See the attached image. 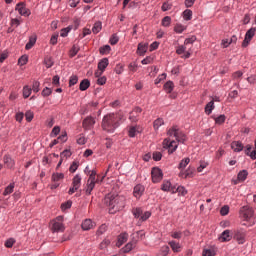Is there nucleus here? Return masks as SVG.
I'll list each match as a JSON object with an SVG mask.
<instances>
[{
    "mask_svg": "<svg viewBox=\"0 0 256 256\" xmlns=\"http://www.w3.org/2000/svg\"><path fill=\"white\" fill-rule=\"evenodd\" d=\"M167 135L169 137H175V140H171V138H166L163 141V148L168 149V153H175L177 151V147H179V143H185L187 141V135L179 129L178 126H172L168 132Z\"/></svg>",
    "mask_w": 256,
    "mask_h": 256,
    "instance_id": "f257e3e1",
    "label": "nucleus"
},
{
    "mask_svg": "<svg viewBox=\"0 0 256 256\" xmlns=\"http://www.w3.org/2000/svg\"><path fill=\"white\" fill-rule=\"evenodd\" d=\"M104 205L108 207V211L111 215L121 211L125 207V197L117 194H107L104 198Z\"/></svg>",
    "mask_w": 256,
    "mask_h": 256,
    "instance_id": "f03ea898",
    "label": "nucleus"
},
{
    "mask_svg": "<svg viewBox=\"0 0 256 256\" xmlns=\"http://www.w3.org/2000/svg\"><path fill=\"white\" fill-rule=\"evenodd\" d=\"M123 119L122 113H110L103 117L102 129L107 133H115V129L121 125L119 123Z\"/></svg>",
    "mask_w": 256,
    "mask_h": 256,
    "instance_id": "7ed1b4c3",
    "label": "nucleus"
},
{
    "mask_svg": "<svg viewBox=\"0 0 256 256\" xmlns=\"http://www.w3.org/2000/svg\"><path fill=\"white\" fill-rule=\"evenodd\" d=\"M132 213H133L135 219H140V221H147V219H149V217H151V212H149V211L143 212V210L141 208H134L132 210Z\"/></svg>",
    "mask_w": 256,
    "mask_h": 256,
    "instance_id": "20e7f679",
    "label": "nucleus"
},
{
    "mask_svg": "<svg viewBox=\"0 0 256 256\" xmlns=\"http://www.w3.org/2000/svg\"><path fill=\"white\" fill-rule=\"evenodd\" d=\"M81 175L76 174L72 180V187L69 189L68 193L69 195H73V193H75V191H77L79 189V187H81Z\"/></svg>",
    "mask_w": 256,
    "mask_h": 256,
    "instance_id": "39448f33",
    "label": "nucleus"
},
{
    "mask_svg": "<svg viewBox=\"0 0 256 256\" xmlns=\"http://www.w3.org/2000/svg\"><path fill=\"white\" fill-rule=\"evenodd\" d=\"M15 11H18L19 15L23 17H29L31 15V10L26 7L24 2H19L15 7Z\"/></svg>",
    "mask_w": 256,
    "mask_h": 256,
    "instance_id": "423d86ee",
    "label": "nucleus"
},
{
    "mask_svg": "<svg viewBox=\"0 0 256 256\" xmlns=\"http://www.w3.org/2000/svg\"><path fill=\"white\" fill-rule=\"evenodd\" d=\"M240 217L243 221H249L251 217H253V208L247 206L242 207L240 210Z\"/></svg>",
    "mask_w": 256,
    "mask_h": 256,
    "instance_id": "0eeeda50",
    "label": "nucleus"
},
{
    "mask_svg": "<svg viewBox=\"0 0 256 256\" xmlns=\"http://www.w3.org/2000/svg\"><path fill=\"white\" fill-rule=\"evenodd\" d=\"M52 231H65V226H63V216H58L53 222H52Z\"/></svg>",
    "mask_w": 256,
    "mask_h": 256,
    "instance_id": "6e6552de",
    "label": "nucleus"
},
{
    "mask_svg": "<svg viewBox=\"0 0 256 256\" xmlns=\"http://www.w3.org/2000/svg\"><path fill=\"white\" fill-rule=\"evenodd\" d=\"M152 183H160L163 180V171L159 168H153L151 171Z\"/></svg>",
    "mask_w": 256,
    "mask_h": 256,
    "instance_id": "1a4fd4ad",
    "label": "nucleus"
},
{
    "mask_svg": "<svg viewBox=\"0 0 256 256\" xmlns=\"http://www.w3.org/2000/svg\"><path fill=\"white\" fill-rule=\"evenodd\" d=\"M255 28H251L249 29L246 34H245V38L242 42V47H248L249 43H251V40L253 39V37H255Z\"/></svg>",
    "mask_w": 256,
    "mask_h": 256,
    "instance_id": "9d476101",
    "label": "nucleus"
},
{
    "mask_svg": "<svg viewBox=\"0 0 256 256\" xmlns=\"http://www.w3.org/2000/svg\"><path fill=\"white\" fill-rule=\"evenodd\" d=\"M142 109L140 107L134 108L129 114V120L132 123H137L139 121V114L141 113Z\"/></svg>",
    "mask_w": 256,
    "mask_h": 256,
    "instance_id": "9b49d317",
    "label": "nucleus"
},
{
    "mask_svg": "<svg viewBox=\"0 0 256 256\" xmlns=\"http://www.w3.org/2000/svg\"><path fill=\"white\" fill-rule=\"evenodd\" d=\"M143 131V128L141 126L136 125V126H129L128 128V135L129 137H135L139 135Z\"/></svg>",
    "mask_w": 256,
    "mask_h": 256,
    "instance_id": "f8f14e48",
    "label": "nucleus"
},
{
    "mask_svg": "<svg viewBox=\"0 0 256 256\" xmlns=\"http://www.w3.org/2000/svg\"><path fill=\"white\" fill-rule=\"evenodd\" d=\"M168 245L172 249L173 253H181V251H183V246L175 240L168 242Z\"/></svg>",
    "mask_w": 256,
    "mask_h": 256,
    "instance_id": "ddd939ff",
    "label": "nucleus"
},
{
    "mask_svg": "<svg viewBox=\"0 0 256 256\" xmlns=\"http://www.w3.org/2000/svg\"><path fill=\"white\" fill-rule=\"evenodd\" d=\"M234 239L239 243V245H243V243H245V232L240 230L234 231Z\"/></svg>",
    "mask_w": 256,
    "mask_h": 256,
    "instance_id": "4468645a",
    "label": "nucleus"
},
{
    "mask_svg": "<svg viewBox=\"0 0 256 256\" xmlns=\"http://www.w3.org/2000/svg\"><path fill=\"white\" fill-rule=\"evenodd\" d=\"M231 239H233V236H231V230H224L219 237V241L221 243H226L227 241H231Z\"/></svg>",
    "mask_w": 256,
    "mask_h": 256,
    "instance_id": "2eb2a0df",
    "label": "nucleus"
},
{
    "mask_svg": "<svg viewBox=\"0 0 256 256\" xmlns=\"http://www.w3.org/2000/svg\"><path fill=\"white\" fill-rule=\"evenodd\" d=\"M248 175H249V172H247V170H241L238 173L237 180L234 181V185H237L238 183H243L244 181H246Z\"/></svg>",
    "mask_w": 256,
    "mask_h": 256,
    "instance_id": "dca6fc26",
    "label": "nucleus"
},
{
    "mask_svg": "<svg viewBox=\"0 0 256 256\" xmlns=\"http://www.w3.org/2000/svg\"><path fill=\"white\" fill-rule=\"evenodd\" d=\"M145 192V187L141 184H138L134 187V197H136V199H139V197H141V195H143V193Z\"/></svg>",
    "mask_w": 256,
    "mask_h": 256,
    "instance_id": "f3484780",
    "label": "nucleus"
},
{
    "mask_svg": "<svg viewBox=\"0 0 256 256\" xmlns=\"http://www.w3.org/2000/svg\"><path fill=\"white\" fill-rule=\"evenodd\" d=\"M81 227L83 231H89L90 229H93V227H95V223L91 219H86L82 222Z\"/></svg>",
    "mask_w": 256,
    "mask_h": 256,
    "instance_id": "a211bd4d",
    "label": "nucleus"
},
{
    "mask_svg": "<svg viewBox=\"0 0 256 256\" xmlns=\"http://www.w3.org/2000/svg\"><path fill=\"white\" fill-rule=\"evenodd\" d=\"M162 191H170L171 193H176L175 187L171 186V182L164 180V182L161 185Z\"/></svg>",
    "mask_w": 256,
    "mask_h": 256,
    "instance_id": "6ab92c4d",
    "label": "nucleus"
},
{
    "mask_svg": "<svg viewBox=\"0 0 256 256\" xmlns=\"http://www.w3.org/2000/svg\"><path fill=\"white\" fill-rule=\"evenodd\" d=\"M95 125V119L93 117H87L83 121V127L84 129H91Z\"/></svg>",
    "mask_w": 256,
    "mask_h": 256,
    "instance_id": "aec40b11",
    "label": "nucleus"
},
{
    "mask_svg": "<svg viewBox=\"0 0 256 256\" xmlns=\"http://www.w3.org/2000/svg\"><path fill=\"white\" fill-rule=\"evenodd\" d=\"M127 239H129V234L127 233H122L118 236V241L116 243V245L118 247H121V245H123V243H127Z\"/></svg>",
    "mask_w": 256,
    "mask_h": 256,
    "instance_id": "412c9836",
    "label": "nucleus"
},
{
    "mask_svg": "<svg viewBox=\"0 0 256 256\" xmlns=\"http://www.w3.org/2000/svg\"><path fill=\"white\" fill-rule=\"evenodd\" d=\"M147 49H148V44L139 43L138 48H137L138 55L143 57V55H145V53H147Z\"/></svg>",
    "mask_w": 256,
    "mask_h": 256,
    "instance_id": "4be33fe9",
    "label": "nucleus"
},
{
    "mask_svg": "<svg viewBox=\"0 0 256 256\" xmlns=\"http://www.w3.org/2000/svg\"><path fill=\"white\" fill-rule=\"evenodd\" d=\"M231 148L236 153H239L240 151H243V144L239 141H234V142L231 143Z\"/></svg>",
    "mask_w": 256,
    "mask_h": 256,
    "instance_id": "5701e85b",
    "label": "nucleus"
},
{
    "mask_svg": "<svg viewBox=\"0 0 256 256\" xmlns=\"http://www.w3.org/2000/svg\"><path fill=\"white\" fill-rule=\"evenodd\" d=\"M135 245H137V240H132L131 242L125 245V247L123 248V252L129 253L130 251H133Z\"/></svg>",
    "mask_w": 256,
    "mask_h": 256,
    "instance_id": "b1692460",
    "label": "nucleus"
},
{
    "mask_svg": "<svg viewBox=\"0 0 256 256\" xmlns=\"http://www.w3.org/2000/svg\"><path fill=\"white\" fill-rule=\"evenodd\" d=\"M109 66V59L103 58L99 63H98V69L99 71H105L107 67Z\"/></svg>",
    "mask_w": 256,
    "mask_h": 256,
    "instance_id": "393cba45",
    "label": "nucleus"
},
{
    "mask_svg": "<svg viewBox=\"0 0 256 256\" xmlns=\"http://www.w3.org/2000/svg\"><path fill=\"white\" fill-rule=\"evenodd\" d=\"M63 179H65V174H63V173L52 174L53 183H59L60 181H63Z\"/></svg>",
    "mask_w": 256,
    "mask_h": 256,
    "instance_id": "a878e982",
    "label": "nucleus"
},
{
    "mask_svg": "<svg viewBox=\"0 0 256 256\" xmlns=\"http://www.w3.org/2000/svg\"><path fill=\"white\" fill-rule=\"evenodd\" d=\"M213 109H215V102L212 100L205 106L206 115H211V113H213Z\"/></svg>",
    "mask_w": 256,
    "mask_h": 256,
    "instance_id": "bb28decb",
    "label": "nucleus"
},
{
    "mask_svg": "<svg viewBox=\"0 0 256 256\" xmlns=\"http://www.w3.org/2000/svg\"><path fill=\"white\" fill-rule=\"evenodd\" d=\"M88 87H91V82L88 79H84L80 82V91H87Z\"/></svg>",
    "mask_w": 256,
    "mask_h": 256,
    "instance_id": "cd10ccee",
    "label": "nucleus"
},
{
    "mask_svg": "<svg viewBox=\"0 0 256 256\" xmlns=\"http://www.w3.org/2000/svg\"><path fill=\"white\" fill-rule=\"evenodd\" d=\"M173 89H175V84H173V81H168L164 84V90L166 93H172Z\"/></svg>",
    "mask_w": 256,
    "mask_h": 256,
    "instance_id": "c85d7f7f",
    "label": "nucleus"
},
{
    "mask_svg": "<svg viewBox=\"0 0 256 256\" xmlns=\"http://www.w3.org/2000/svg\"><path fill=\"white\" fill-rule=\"evenodd\" d=\"M35 43H37V38L31 36V37L29 38L28 43H27L26 46H25V49H26L27 51H29V49H32V48H33V46L35 45Z\"/></svg>",
    "mask_w": 256,
    "mask_h": 256,
    "instance_id": "c756f323",
    "label": "nucleus"
},
{
    "mask_svg": "<svg viewBox=\"0 0 256 256\" xmlns=\"http://www.w3.org/2000/svg\"><path fill=\"white\" fill-rule=\"evenodd\" d=\"M101 29H103V24L101 22H96L92 28V33L94 35H97V33L101 32Z\"/></svg>",
    "mask_w": 256,
    "mask_h": 256,
    "instance_id": "7c9ffc66",
    "label": "nucleus"
},
{
    "mask_svg": "<svg viewBox=\"0 0 256 256\" xmlns=\"http://www.w3.org/2000/svg\"><path fill=\"white\" fill-rule=\"evenodd\" d=\"M95 185H97V183L87 182V184H86V195H91V192L93 191V189H95Z\"/></svg>",
    "mask_w": 256,
    "mask_h": 256,
    "instance_id": "2f4dec72",
    "label": "nucleus"
},
{
    "mask_svg": "<svg viewBox=\"0 0 256 256\" xmlns=\"http://www.w3.org/2000/svg\"><path fill=\"white\" fill-rule=\"evenodd\" d=\"M3 161H4L5 165H7L8 167H14L15 166V162L8 155H5L3 157Z\"/></svg>",
    "mask_w": 256,
    "mask_h": 256,
    "instance_id": "473e14b6",
    "label": "nucleus"
},
{
    "mask_svg": "<svg viewBox=\"0 0 256 256\" xmlns=\"http://www.w3.org/2000/svg\"><path fill=\"white\" fill-rule=\"evenodd\" d=\"M14 189H15V184H14V183L8 185V186L5 188V190H4V192H3V195H4V196L11 195V193H13Z\"/></svg>",
    "mask_w": 256,
    "mask_h": 256,
    "instance_id": "72a5a7b5",
    "label": "nucleus"
},
{
    "mask_svg": "<svg viewBox=\"0 0 256 256\" xmlns=\"http://www.w3.org/2000/svg\"><path fill=\"white\" fill-rule=\"evenodd\" d=\"M33 90L31 89V87H29V86H24L23 87V97H24V99H27V98H29L30 96H31V92H32Z\"/></svg>",
    "mask_w": 256,
    "mask_h": 256,
    "instance_id": "f704fd0d",
    "label": "nucleus"
},
{
    "mask_svg": "<svg viewBox=\"0 0 256 256\" xmlns=\"http://www.w3.org/2000/svg\"><path fill=\"white\" fill-rule=\"evenodd\" d=\"M183 15H184L185 21H191V19L193 18V11H191L190 9H187L183 12Z\"/></svg>",
    "mask_w": 256,
    "mask_h": 256,
    "instance_id": "c9c22d12",
    "label": "nucleus"
},
{
    "mask_svg": "<svg viewBox=\"0 0 256 256\" xmlns=\"http://www.w3.org/2000/svg\"><path fill=\"white\" fill-rule=\"evenodd\" d=\"M79 50H80L79 45H77V44L73 45V47L70 50V54H69L70 57L71 58L75 57V55H77L79 53Z\"/></svg>",
    "mask_w": 256,
    "mask_h": 256,
    "instance_id": "e433bc0d",
    "label": "nucleus"
},
{
    "mask_svg": "<svg viewBox=\"0 0 256 256\" xmlns=\"http://www.w3.org/2000/svg\"><path fill=\"white\" fill-rule=\"evenodd\" d=\"M169 246H163L161 249H160V252L158 253L157 256H167L169 255Z\"/></svg>",
    "mask_w": 256,
    "mask_h": 256,
    "instance_id": "4c0bfd02",
    "label": "nucleus"
},
{
    "mask_svg": "<svg viewBox=\"0 0 256 256\" xmlns=\"http://www.w3.org/2000/svg\"><path fill=\"white\" fill-rule=\"evenodd\" d=\"M191 162V159L189 158H185L183 160H181V162L179 163V169H185V167H187L189 165V163Z\"/></svg>",
    "mask_w": 256,
    "mask_h": 256,
    "instance_id": "58836bf2",
    "label": "nucleus"
},
{
    "mask_svg": "<svg viewBox=\"0 0 256 256\" xmlns=\"http://www.w3.org/2000/svg\"><path fill=\"white\" fill-rule=\"evenodd\" d=\"M79 81V78L77 77V75H72L69 79V87H73V85H77Z\"/></svg>",
    "mask_w": 256,
    "mask_h": 256,
    "instance_id": "ea45409f",
    "label": "nucleus"
},
{
    "mask_svg": "<svg viewBox=\"0 0 256 256\" xmlns=\"http://www.w3.org/2000/svg\"><path fill=\"white\" fill-rule=\"evenodd\" d=\"M164 124H165V122L163 121V119L158 118L154 121V129L157 131V129H159V127H161Z\"/></svg>",
    "mask_w": 256,
    "mask_h": 256,
    "instance_id": "a19ab883",
    "label": "nucleus"
},
{
    "mask_svg": "<svg viewBox=\"0 0 256 256\" xmlns=\"http://www.w3.org/2000/svg\"><path fill=\"white\" fill-rule=\"evenodd\" d=\"M71 29H73V27H71V26H68V27H66V28H63V29L61 30V32H60V36H61V37H67V35H69Z\"/></svg>",
    "mask_w": 256,
    "mask_h": 256,
    "instance_id": "79ce46f5",
    "label": "nucleus"
},
{
    "mask_svg": "<svg viewBox=\"0 0 256 256\" xmlns=\"http://www.w3.org/2000/svg\"><path fill=\"white\" fill-rule=\"evenodd\" d=\"M109 43L110 45H117L119 43V36H117V34H113L110 37Z\"/></svg>",
    "mask_w": 256,
    "mask_h": 256,
    "instance_id": "37998d69",
    "label": "nucleus"
},
{
    "mask_svg": "<svg viewBox=\"0 0 256 256\" xmlns=\"http://www.w3.org/2000/svg\"><path fill=\"white\" fill-rule=\"evenodd\" d=\"M176 193H179V195H182V197H185L186 193H187V189H185V187L183 186H178L177 188H175Z\"/></svg>",
    "mask_w": 256,
    "mask_h": 256,
    "instance_id": "c03bdc74",
    "label": "nucleus"
},
{
    "mask_svg": "<svg viewBox=\"0 0 256 256\" xmlns=\"http://www.w3.org/2000/svg\"><path fill=\"white\" fill-rule=\"evenodd\" d=\"M41 86V83H39V81L35 80L33 81V84H32V91L34 93H39L40 89L39 87Z\"/></svg>",
    "mask_w": 256,
    "mask_h": 256,
    "instance_id": "a18cd8bd",
    "label": "nucleus"
},
{
    "mask_svg": "<svg viewBox=\"0 0 256 256\" xmlns=\"http://www.w3.org/2000/svg\"><path fill=\"white\" fill-rule=\"evenodd\" d=\"M225 119H226L225 115L222 114L215 118V123L217 125H223V123H225Z\"/></svg>",
    "mask_w": 256,
    "mask_h": 256,
    "instance_id": "49530a36",
    "label": "nucleus"
},
{
    "mask_svg": "<svg viewBox=\"0 0 256 256\" xmlns=\"http://www.w3.org/2000/svg\"><path fill=\"white\" fill-rule=\"evenodd\" d=\"M71 205H73V202L71 200H68L67 202L63 203L61 205L62 211H67V209H71Z\"/></svg>",
    "mask_w": 256,
    "mask_h": 256,
    "instance_id": "de8ad7c7",
    "label": "nucleus"
},
{
    "mask_svg": "<svg viewBox=\"0 0 256 256\" xmlns=\"http://www.w3.org/2000/svg\"><path fill=\"white\" fill-rule=\"evenodd\" d=\"M169 25H171V17L165 16V17L162 19V26H163V27H169Z\"/></svg>",
    "mask_w": 256,
    "mask_h": 256,
    "instance_id": "09e8293b",
    "label": "nucleus"
},
{
    "mask_svg": "<svg viewBox=\"0 0 256 256\" xmlns=\"http://www.w3.org/2000/svg\"><path fill=\"white\" fill-rule=\"evenodd\" d=\"M109 51H111V46H109V45H105L100 48L101 55H107V53H109Z\"/></svg>",
    "mask_w": 256,
    "mask_h": 256,
    "instance_id": "8fccbe9b",
    "label": "nucleus"
},
{
    "mask_svg": "<svg viewBox=\"0 0 256 256\" xmlns=\"http://www.w3.org/2000/svg\"><path fill=\"white\" fill-rule=\"evenodd\" d=\"M51 93H53V90H51V88H49V87H45L42 90V97H49V95H51Z\"/></svg>",
    "mask_w": 256,
    "mask_h": 256,
    "instance_id": "3c124183",
    "label": "nucleus"
},
{
    "mask_svg": "<svg viewBox=\"0 0 256 256\" xmlns=\"http://www.w3.org/2000/svg\"><path fill=\"white\" fill-rule=\"evenodd\" d=\"M174 31L175 33H183V31H185V26L181 24H176V26L174 27Z\"/></svg>",
    "mask_w": 256,
    "mask_h": 256,
    "instance_id": "603ef678",
    "label": "nucleus"
},
{
    "mask_svg": "<svg viewBox=\"0 0 256 256\" xmlns=\"http://www.w3.org/2000/svg\"><path fill=\"white\" fill-rule=\"evenodd\" d=\"M59 133H61V128L59 126H55L52 129L51 136L52 137H57Z\"/></svg>",
    "mask_w": 256,
    "mask_h": 256,
    "instance_id": "864d4df0",
    "label": "nucleus"
},
{
    "mask_svg": "<svg viewBox=\"0 0 256 256\" xmlns=\"http://www.w3.org/2000/svg\"><path fill=\"white\" fill-rule=\"evenodd\" d=\"M142 65H150V63H153V57L152 56H148L146 58H144L141 61Z\"/></svg>",
    "mask_w": 256,
    "mask_h": 256,
    "instance_id": "5fc2aeb1",
    "label": "nucleus"
},
{
    "mask_svg": "<svg viewBox=\"0 0 256 256\" xmlns=\"http://www.w3.org/2000/svg\"><path fill=\"white\" fill-rule=\"evenodd\" d=\"M180 177L187 179V177H193V171L187 170L186 172H180Z\"/></svg>",
    "mask_w": 256,
    "mask_h": 256,
    "instance_id": "6e6d98bb",
    "label": "nucleus"
},
{
    "mask_svg": "<svg viewBox=\"0 0 256 256\" xmlns=\"http://www.w3.org/2000/svg\"><path fill=\"white\" fill-rule=\"evenodd\" d=\"M195 41H197V37L192 36L184 41V45H192V43H195Z\"/></svg>",
    "mask_w": 256,
    "mask_h": 256,
    "instance_id": "4d7b16f0",
    "label": "nucleus"
},
{
    "mask_svg": "<svg viewBox=\"0 0 256 256\" xmlns=\"http://www.w3.org/2000/svg\"><path fill=\"white\" fill-rule=\"evenodd\" d=\"M29 61V59L27 58V56H21L18 59V63L23 66V65H27V62Z\"/></svg>",
    "mask_w": 256,
    "mask_h": 256,
    "instance_id": "13d9d810",
    "label": "nucleus"
},
{
    "mask_svg": "<svg viewBox=\"0 0 256 256\" xmlns=\"http://www.w3.org/2000/svg\"><path fill=\"white\" fill-rule=\"evenodd\" d=\"M220 215H229V206L225 205L220 209Z\"/></svg>",
    "mask_w": 256,
    "mask_h": 256,
    "instance_id": "bf43d9fd",
    "label": "nucleus"
},
{
    "mask_svg": "<svg viewBox=\"0 0 256 256\" xmlns=\"http://www.w3.org/2000/svg\"><path fill=\"white\" fill-rule=\"evenodd\" d=\"M61 159H67L69 157H71V150H64L61 154H60Z\"/></svg>",
    "mask_w": 256,
    "mask_h": 256,
    "instance_id": "052dcab7",
    "label": "nucleus"
},
{
    "mask_svg": "<svg viewBox=\"0 0 256 256\" xmlns=\"http://www.w3.org/2000/svg\"><path fill=\"white\" fill-rule=\"evenodd\" d=\"M79 169V164L77 162H73L69 168L70 173H75Z\"/></svg>",
    "mask_w": 256,
    "mask_h": 256,
    "instance_id": "680f3d73",
    "label": "nucleus"
},
{
    "mask_svg": "<svg viewBox=\"0 0 256 256\" xmlns=\"http://www.w3.org/2000/svg\"><path fill=\"white\" fill-rule=\"evenodd\" d=\"M13 245H15V239L13 238H10L5 242V247H7L8 249H11Z\"/></svg>",
    "mask_w": 256,
    "mask_h": 256,
    "instance_id": "e2e57ef3",
    "label": "nucleus"
},
{
    "mask_svg": "<svg viewBox=\"0 0 256 256\" xmlns=\"http://www.w3.org/2000/svg\"><path fill=\"white\" fill-rule=\"evenodd\" d=\"M203 256H215V250H213V249H205L203 251Z\"/></svg>",
    "mask_w": 256,
    "mask_h": 256,
    "instance_id": "0e129e2a",
    "label": "nucleus"
},
{
    "mask_svg": "<svg viewBox=\"0 0 256 256\" xmlns=\"http://www.w3.org/2000/svg\"><path fill=\"white\" fill-rule=\"evenodd\" d=\"M185 51H187V47L185 45H182L177 48L176 53L178 55H183V53H185Z\"/></svg>",
    "mask_w": 256,
    "mask_h": 256,
    "instance_id": "69168bd1",
    "label": "nucleus"
},
{
    "mask_svg": "<svg viewBox=\"0 0 256 256\" xmlns=\"http://www.w3.org/2000/svg\"><path fill=\"white\" fill-rule=\"evenodd\" d=\"M163 157V155L161 154V152H154L153 153V159L154 161H161V158Z\"/></svg>",
    "mask_w": 256,
    "mask_h": 256,
    "instance_id": "338daca9",
    "label": "nucleus"
},
{
    "mask_svg": "<svg viewBox=\"0 0 256 256\" xmlns=\"http://www.w3.org/2000/svg\"><path fill=\"white\" fill-rule=\"evenodd\" d=\"M182 233L181 232H172L171 233V237L173 238V239H181V237H182Z\"/></svg>",
    "mask_w": 256,
    "mask_h": 256,
    "instance_id": "774afa93",
    "label": "nucleus"
}]
</instances>
